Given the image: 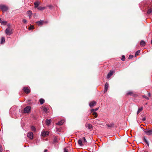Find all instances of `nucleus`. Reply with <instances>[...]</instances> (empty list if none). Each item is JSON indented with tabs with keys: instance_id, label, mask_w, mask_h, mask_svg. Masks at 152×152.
Masks as SVG:
<instances>
[{
	"instance_id": "nucleus-1",
	"label": "nucleus",
	"mask_w": 152,
	"mask_h": 152,
	"mask_svg": "<svg viewBox=\"0 0 152 152\" xmlns=\"http://www.w3.org/2000/svg\"><path fill=\"white\" fill-rule=\"evenodd\" d=\"M6 34L8 35H10L13 33V29L10 26H8V27L5 30Z\"/></svg>"
},
{
	"instance_id": "nucleus-2",
	"label": "nucleus",
	"mask_w": 152,
	"mask_h": 152,
	"mask_svg": "<svg viewBox=\"0 0 152 152\" xmlns=\"http://www.w3.org/2000/svg\"><path fill=\"white\" fill-rule=\"evenodd\" d=\"M0 9L2 10L3 11L5 12L8 10V7L4 5H0Z\"/></svg>"
},
{
	"instance_id": "nucleus-3",
	"label": "nucleus",
	"mask_w": 152,
	"mask_h": 152,
	"mask_svg": "<svg viewBox=\"0 0 152 152\" xmlns=\"http://www.w3.org/2000/svg\"><path fill=\"white\" fill-rule=\"evenodd\" d=\"M31 107L29 106H27L24 108V113H28L30 110Z\"/></svg>"
},
{
	"instance_id": "nucleus-4",
	"label": "nucleus",
	"mask_w": 152,
	"mask_h": 152,
	"mask_svg": "<svg viewBox=\"0 0 152 152\" xmlns=\"http://www.w3.org/2000/svg\"><path fill=\"white\" fill-rule=\"evenodd\" d=\"M144 132L147 135L150 136L152 134V129L149 130H145Z\"/></svg>"
},
{
	"instance_id": "nucleus-5",
	"label": "nucleus",
	"mask_w": 152,
	"mask_h": 152,
	"mask_svg": "<svg viewBox=\"0 0 152 152\" xmlns=\"http://www.w3.org/2000/svg\"><path fill=\"white\" fill-rule=\"evenodd\" d=\"M49 134V132L48 131H43L41 132V135L42 136L45 137L46 136L48 135Z\"/></svg>"
},
{
	"instance_id": "nucleus-6",
	"label": "nucleus",
	"mask_w": 152,
	"mask_h": 152,
	"mask_svg": "<svg viewBox=\"0 0 152 152\" xmlns=\"http://www.w3.org/2000/svg\"><path fill=\"white\" fill-rule=\"evenodd\" d=\"M33 134L32 132H29L27 134V137L31 139H32L33 138Z\"/></svg>"
},
{
	"instance_id": "nucleus-7",
	"label": "nucleus",
	"mask_w": 152,
	"mask_h": 152,
	"mask_svg": "<svg viewBox=\"0 0 152 152\" xmlns=\"http://www.w3.org/2000/svg\"><path fill=\"white\" fill-rule=\"evenodd\" d=\"M151 7H149L147 11V13L148 14H150L152 13V2L151 3Z\"/></svg>"
},
{
	"instance_id": "nucleus-8",
	"label": "nucleus",
	"mask_w": 152,
	"mask_h": 152,
	"mask_svg": "<svg viewBox=\"0 0 152 152\" xmlns=\"http://www.w3.org/2000/svg\"><path fill=\"white\" fill-rule=\"evenodd\" d=\"M23 89L27 94H28L30 92V90L27 87H24Z\"/></svg>"
},
{
	"instance_id": "nucleus-9",
	"label": "nucleus",
	"mask_w": 152,
	"mask_h": 152,
	"mask_svg": "<svg viewBox=\"0 0 152 152\" xmlns=\"http://www.w3.org/2000/svg\"><path fill=\"white\" fill-rule=\"evenodd\" d=\"M113 72L112 71H110L108 74L107 75V78L108 79L110 78L111 76L113 75Z\"/></svg>"
},
{
	"instance_id": "nucleus-10",
	"label": "nucleus",
	"mask_w": 152,
	"mask_h": 152,
	"mask_svg": "<svg viewBox=\"0 0 152 152\" xmlns=\"http://www.w3.org/2000/svg\"><path fill=\"white\" fill-rule=\"evenodd\" d=\"M108 87L109 84L108 83H106L105 84L104 90V93H106L107 91Z\"/></svg>"
},
{
	"instance_id": "nucleus-11",
	"label": "nucleus",
	"mask_w": 152,
	"mask_h": 152,
	"mask_svg": "<svg viewBox=\"0 0 152 152\" xmlns=\"http://www.w3.org/2000/svg\"><path fill=\"white\" fill-rule=\"evenodd\" d=\"M59 140V139L58 138L56 137H54L53 139V143L54 144L58 143V140Z\"/></svg>"
},
{
	"instance_id": "nucleus-12",
	"label": "nucleus",
	"mask_w": 152,
	"mask_h": 152,
	"mask_svg": "<svg viewBox=\"0 0 152 152\" xmlns=\"http://www.w3.org/2000/svg\"><path fill=\"white\" fill-rule=\"evenodd\" d=\"M96 102L94 101L91 102L89 103V106L90 107L92 108L96 104Z\"/></svg>"
},
{
	"instance_id": "nucleus-13",
	"label": "nucleus",
	"mask_w": 152,
	"mask_h": 152,
	"mask_svg": "<svg viewBox=\"0 0 152 152\" xmlns=\"http://www.w3.org/2000/svg\"><path fill=\"white\" fill-rule=\"evenodd\" d=\"M51 121L50 119H47L45 121L46 124L48 125L49 126L50 124Z\"/></svg>"
},
{
	"instance_id": "nucleus-14",
	"label": "nucleus",
	"mask_w": 152,
	"mask_h": 152,
	"mask_svg": "<svg viewBox=\"0 0 152 152\" xmlns=\"http://www.w3.org/2000/svg\"><path fill=\"white\" fill-rule=\"evenodd\" d=\"M142 140H143L146 143L147 145L149 146V144L148 141H147V140H146V138H145V136H144L143 138H142Z\"/></svg>"
},
{
	"instance_id": "nucleus-15",
	"label": "nucleus",
	"mask_w": 152,
	"mask_h": 152,
	"mask_svg": "<svg viewBox=\"0 0 152 152\" xmlns=\"http://www.w3.org/2000/svg\"><path fill=\"white\" fill-rule=\"evenodd\" d=\"M114 123H111L110 124H107V126L109 128H113L114 127Z\"/></svg>"
},
{
	"instance_id": "nucleus-16",
	"label": "nucleus",
	"mask_w": 152,
	"mask_h": 152,
	"mask_svg": "<svg viewBox=\"0 0 152 152\" xmlns=\"http://www.w3.org/2000/svg\"><path fill=\"white\" fill-rule=\"evenodd\" d=\"M86 127L88 129L91 130L92 128V126L91 124H88L86 125Z\"/></svg>"
},
{
	"instance_id": "nucleus-17",
	"label": "nucleus",
	"mask_w": 152,
	"mask_h": 152,
	"mask_svg": "<svg viewBox=\"0 0 152 152\" xmlns=\"http://www.w3.org/2000/svg\"><path fill=\"white\" fill-rule=\"evenodd\" d=\"M64 120H61L59 121L58 123L56 124L58 125H62L64 123Z\"/></svg>"
},
{
	"instance_id": "nucleus-18",
	"label": "nucleus",
	"mask_w": 152,
	"mask_h": 152,
	"mask_svg": "<svg viewBox=\"0 0 152 152\" xmlns=\"http://www.w3.org/2000/svg\"><path fill=\"white\" fill-rule=\"evenodd\" d=\"M5 38L4 37H2L1 39V44H4L5 42Z\"/></svg>"
},
{
	"instance_id": "nucleus-19",
	"label": "nucleus",
	"mask_w": 152,
	"mask_h": 152,
	"mask_svg": "<svg viewBox=\"0 0 152 152\" xmlns=\"http://www.w3.org/2000/svg\"><path fill=\"white\" fill-rule=\"evenodd\" d=\"M43 21L41 20L36 22V23L38 24L39 26L42 25L43 24Z\"/></svg>"
},
{
	"instance_id": "nucleus-20",
	"label": "nucleus",
	"mask_w": 152,
	"mask_h": 152,
	"mask_svg": "<svg viewBox=\"0 0 152 152\" xmlns=\"http://www.w3.org/2000/svg\"><path fill=\"white\" fill-rule=\"evenodd\" d=\"M140 44L141 46H144L145 45V43L144 41L141 40L140 42Z\"/></svg>"
},
{
	"instance_id": "nucleus-21",
	"label": "nucleus",
	"mask_w": 152,
	"mask_h": 152,
	"mask_svg": "<svg viewBox=\"0 0 152 152\" xmlns=\"http://www.w3.org/2000/svg\"><path fill=\"white\" fill-rule=\"evenodd\" d=\"M46 7H38V9L39 10H42L45 9Z\"/></svg>"
},
{
	"instance_id": "nucleus-22",
	"label": "nucleus",
	"mask_w": 152,
	"mask_h": 152,
	"mask_svg": "<svg viewBox=\"0 0 152 152\" xmlns=\"http://www.w3.org/2000/svg\"><path fill=\"white\" fill-rule=\"evenodd\" d=\"M39 101L40 104H42L44 103L45 100L43 99H40L39 100Z\"/></svg>"
},
{
	"instance_id": "nucleus-23",
	"label": "nucleus",
	"mask_w": 152,
	"mask_h": 152,
	"mask_svg": "<svg viewBox=\"0 0 152 152\" xmlns=\"http://www.w3.org/2000/svg\"><path fill=\"white\" fill-rule=\"evenodd\" d=\"M78 144L80 146H82L83 145V143L81 140L80 139L78 141Z\"/></svg>"
},
{
	"instance_id": "nucleus-24",
	"label": "nucleus",
	"mask_w": 152,
	"mask_h": 152,
	"mask_svg": "<svg viewBox=\"0 0 152 152\" xmlns=\"http://www.w3.org/2000/svg\"><path fill=\"white\" fill-rule=\"evenodd\" d=\"M143 110V107H142L139 108L137 111V114H139L140 112L141 111Z\"/></svg>"
},
{
	"instance_id": "nucleus-25",
	"label": "nucleus",
	"mask_w": 152,
	"mask_h": 152,
	"mask_svg": "<svg viewBox=\"0 0 152 152\" xmlns=\"http://www.w3.org/2000/svg\"><path fill=\"white\" fill-rule=\"evenodd\" d=\"M34 4L35 5V8H37L38 7V6L39 5V4L38 2H35L34 3Z\"/></svg>"
},
{
	"instance_id": "nucleus-26",
	"label": "nucleus",
	"mask_w": 152,
	"mask_h": 152,
	"mask_svg": "<svg viewBox=\"0 0 152 152\" xmlns=\"http://www.w3.org/2000/svg\"><path fill=\"white\" fill-rule=\"evenodd\" d=\"M127 95H130V96H133V93L132 91H129L127 93Z\"/></svg>"
},
{
	"instance_id": "nucleus-27",
	"label": "nucleus",
	"mask_w": 152,
	"mask_h": 152,
	"mask_svg": "<svg viewBox=\"0 0 152 152\" xmlns=\"http://www.w3.org/2000/svg\"><path fill=\"white\" fill-rule=\"evenodd\" d=\"M0 23L2 25H6L7 24V21L1 20Z\"/></svg>"
},
{
	"instance_id": "nucleus-28",
	"label": "nucleus",
	"mask_w": 152,
	"mask_h": 152,
	"mask_svg": "<svg viewBox=\"0 0 152 152\" xmlns=\"http://www.w3.org/2000/svg\"><path fill=\"white\" fill-rule=\"evenodd\" d=\"M93 115L95 118H96L97 117V113L96 112H94L93 113Z\"/></svg>"
},
{
	"instance_id": "nucleus-29",
	"label": "nucleus",
	"mask_w": 152,
	"mask_h": 152,
	"mask_svg": "<svg viewBox=\"0 0 152 152\" xmlns=\"http://www.w3.org/2000/svg\"><path fill=\"white\" fill-rule=\"evenodd\" d=\"M34 27L33 26L31 25L29 27V30H31L33 29H34Z\"/></svg>"
},
{
	"instance_id": "nucleus-30",
	"label": "nucleus",
	"mask_w": 152,
	"mask_h": 152,
	"mask_svg": "<svg viewBox=\"0 0 152 152\" xmlns=\"http://www.w3.org/2000/svg\"><path fill=\"white\" fill-rule=\"evenodd\" d=\"M140 50H138V51H137L135 53V56H137L140 53Z\"/></svg>"
},
{
	"instance_id": "nucleus-31",
	"label": "nucleus",
	"mask_w": 152,
	"mask_h": 152,
	"mask_svg": "<svg viewBox=\"0 0 152 152\" xmlns=\"http://www.w3.org/2000/svg\"><path fill=\"white\" fill-rule=\"evenodd\" d=\"M31 129L32 131H36V129H35V127H34V126H32L31 127Z\"/></svg>"
},
{
	"instance_id": "nucleus-32",
	"label": "nucleus",
	"mask_w": 152,
	"mask_h": 152,
	"mask_svg": "<svg viewBox=\"0 0 152 152\" xmlns=\"http://www.w3.org/2000/svg\"><path fill=\"white\" fill-rule=\"evenodd\" d=\"M125 56L124 55H123L122 56V58L121 59L123 61H124L125 60Z\"/></svg>"
},
{
	"instance_id": "nucleus-33",
	"label": "nucleus",
	"mask_w": 152,
	"mask_h": 152,
	"mask_svg": "<svg viewBox=\"0 0 152 152\" xmlns=\"http://www.w3.org/2000/svg\"><path fill=\"white\" fill-rule=\"evenodd\" d=\"M98 108H95V109H92L91 110V112H94V111H97L98 110Z\"/></svg>"
},
{
	"instance_id": "nucleus-34",
	"label": "nucleus",
	"mask_w": 152,
	"mask_h": 152,
	"mask_svg": "<svg viewBox=\"0 0 152 152\" xmlns=\"http://www.w3.org/2000/svg\"><path fill=\"white\" fill-rule=\"evenodd\" d=\"M27 13L29 14V15H32V12L30 10H28L27 12Z\"/></svg>"
},
{
	"instance_id": "nucleus-35",
	"label": "nucleus",
	"mask_w": 152,
	"mask_h": 152,
	"mask_svg": "<svg viewBox=\"0 0 152 152\" xmlns=\"http://www.w3.org/2000/svg\"><path fill=\"white\" fill-rule=\"evenodd\" d=\"M43 110L45 113H46L48 111L46 107H44Z\"/></svg>"
},
{
	"instance_id": "nucleus-36",
	"label": "nucleus",
	"mask_w": 152,
	"mask_h": 152,
	"mask_svg": "<svg viewBox=\"0 0 152 152\" xmlns=\"http://www.w3.org/2000/svg\"><path fill=\"white\" fill-rule=\"evenodd\" d=\"M50 9H52L53 8V6L52 5H48L47 6Z\"/></svg>"
},
{
	"instance_id": "nucleus-37",
	"label": "nucleus",
	"mask_w": 152,
	"mask_h": 152,
	"mask_svg": "<svg viewBox=\"0 0 152 152\" xmlns=\"http://www.w3.org/2000/svg\"><path fill=\"white\" fill-rule=\"evenodd\" d=\"M83 142L85 143V142H87V141H86L85 138L84 137H83Z\"/></svg>"
},
{
	"instance_id": "nucleus-38",
	"label": "nucleus",
	"mask_w": 152,
	"mask_h": 152,
	"mask_svg": "<svg viewBox=\"0 0 152 152\" xmlns=\"http://www.w3.org/2000/svg\"><path fill=\"white\" fill-rule=\"evenodd\" d=\"M134 56L132 55H129V59H131Z\"/></svg>"
},
{
	"instance_id": "nucleus-39",
	"label": "nucleus",
	"mask_w": 152,
	"mask_h": 152,
	"mask_svg": "<svg viewBox=\"0 0 152 152\" xmlns=\"http://www.w3.org/2000/svg\"><path fill=\"white\" fill-rule=\"evenodd\" d=\"M64 152H68L67 149L66 148H64Z\"/></svg>"
},
{
	"instance_id": "nucleus-40",
	"label": "nucleus",
	"mask_w": 152,
	"mask_h": 152,
	"mask_svg": "<svg viewBox=\"0 0 152 152\" xmlns=\"http://www.w3.org/2000/svg\"><path fill=\"white\" fill-rule=\"evenodd\" d=\"M23 22L24 23H26L27 22V20L25 19H23Z\"/></svg>"
},
{
	"instance_id": "nucleus-41",
	"label": "nucleus",
	"mask_w": 152,
	"mask_h": 152,
	"mask_svg": "<svg viewBox=\"0 0 152 152\" xmlns=\"http://www.w3.org/2000/svg\"><path fill=\"white\" fill-rule=\"evenodd\" d=\"M143 97L145 98L146 99H149V98L147 97V96H143Z\"/></svg>"
},
{
	"instance_id": "nucleus-42",
	"label": "nucleus",
	"mask_w": 152,
	"mask_h": 152,
	"mask_svg": "<svg viewBox=\"0 0 152 152\" xmlns=\"http://www.w3.org/2000/svg\"><path fill=\"white\" fill-rule=\"evenodd\" d=\"M48 151V150L47 149H45L44 150V152H47Z\"/></svg>"
},
{
	"instance_id": "nucleus-43",
	"label": "nucleus",
	"mask_w": 152,
	"mask_h": 152,
	"mask_svg": "<svg viewBox=\"0 0 152 152\" xmlns=\"http://www.w3.org/2000/svg\"><path fill=\"white\" fill-rule=\"evenodd\" d=\"M31 15H29V18H31Z\"/></svg>"
},
{
	"instance_id": "nucleus-44",
	"label": "nucleus",
	"mask_w": 152,
	"mask_h": 152,
	"mask_svg": "<svg viewBox=\"0 0 152 152\" xmlns=\"http://www.w3.org/2000/svg\"><path fill=\"white\" fill-rule=\"evenodd\" d=\"M1 19L0 18V22L1 23Z\"/></svg>"
},
{
	"instance_id": "nucleus-45",
	"label": "nucleus",
	"mask_w": 152,
	"mask_h": 152,
	"mask_svg": "<svg viewBox=\"0 0 152 152\" xmlns=\"http://www.w3.org/2000/svg\"><path fill=\"white\" fill-rule=\"evenodd\" d=\"M143 120L145 121V119L144 118H143Z\"/></svg>"
}]
</instances>
